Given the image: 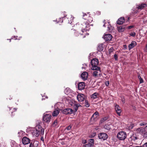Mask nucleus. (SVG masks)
Returning a JSON list of instances; mask_svg holds the SVG:
<instances>
[{"label": "nucleus", "instance_id": "13d9d810", "mask_svg": "<svg viewBox=\"0 0 147 147\" xmlns=\"http://www.w3.org/2000/svg\"><path fill=\"white\" fill-rule=\"evenodd\" d=\"M135 138H136V139H137V138L136 137Z\"/></svg>", "mask_w": 147, "mask_h": 147}, {"label": "nucleus", "instance_id": "603ef678", "mask_svg": "<svg viewBox=\"0 0 147 147\" xmlns=\"http://www.w3.org/2000/svg\"><path fill=\"white\" fill-rule=\"evenodd\" d=\"M86 13H84L83 14V16H84L85 15H86Z\"/></svg>", "mask_w": 147, "mask_h": 147}, {"label": "nucleus", "instance_id": "5fc2aeb1", "mask_svg": "<svg viewBox=\"0 0 147 147\" xmlns=\"http://www.w3.org/2000/svg\"><path fill=\"white\" fill-rule=\"evenodd\" d=\"M63 22V20H62V21H61V22H61H61Z\"/></svg>", "mask_w": 147, "mask_h": 147}, {"label": "nucleus", "instance_id": "864d4df0", "mask_svg": "<svg viewBox=\"0 0 147 147\" xmlns=\"http://www.w3.org/2000/svg\"><path fill=\"white\" fill-rule=\"evenodd\" d=\"M136 147H143V146H136Z\"/></svg>", "mask_w": 147, "mask_h": 147}, {"label": "nucleus", "instance_id": "a18cd8bd", "mask_svg": "<svg viewBox=\"0 0 147 147\" xmlns=\"http://www.w3.org/2000/svg\"><path fill=\"white\" fill-rule=\"evenodd\" d=\"M146 125V124L145 123H142L140 124V125L141 126L144 125Z\"/></svg>", "mask_w": 147, "mask_h": 147}, {"label": "nucleus", "instance_id": "cd10ccee", "mask_svg": "<svg viewBox=\"0 0 147 147\" xmlns=\"http://www.w3.org/2000/svg\"><path fill=\"white\" fill-rule=\"evenodd\" d=\"M92 145V144L88 143L83 145V147H91Z\"/></svg>", "mask_w": 147, "mask_h": 147}, {"label": "nucleus", "instance_id": "f3484780", "mask_svg": "<svg viewBox=\"0 0 147 147\" xmlns=\"http://www.w3.org/2000/svg\"><path fill=\"white\" fill-rule=\"evenodd\" d=\"M99 116V113L97 111H96L92 116L91 120H94L95 119Z\"/></svg>", "mask_w": 147, "mask_h": 147}, {"label": "nucleus", "instance_id": "0eeeda50", "mask_svg": "<svg viewBox=\"0 0 147 147\" xmlns=\"http://www.w3.org/2000/svg\"><path fill=\"white\" fill-rule=\"evenodd\" d=\"M99 138L102 140H106L108 137V136L107 134L104 133H101L99 134L98 135Z\"/></svg>", "mask_w": 147, "mask_h": 147}, {"label": "nucleus", "instance_id": "a19ab883", "mask_svg": "<svg viewBox=\"0 0 147 147\" xmlns=\"http://www.w3.org/2000/svg\"><path fill=\"white\" fill-rule=\"evenodd\" d=\"M113 49L112 48H111L109 49V52L110 53H111L113 51Z\"/></svg>", "mask_w": 147, "mask_h": 147}, {"label": "nucleus", "instance_id": "423d86ee", "mask_svg": "<svg viewBox=\"0 0 147 147\" xmlns=\"http://www.w3.org/2000/svg\"><path fill=\"white\" fill-rule=\"evenodd\" d=\"M93 70H95L93 73V76L95 77L96 78H97L100 77L101 75V71L100 69V68H97L96 69Z\"/></svg>", "mask_w": 147, "mask_h": 147}, {"label": "nucleus", "instance_id": "37998d69", "mask_svg": "<svg viewBox=\"0 0 147 147\" xmlns=\"http://www.w3.org/2000/svg\"><path fill=\"white\" fill-rule=\"evenodd\" d=\"M29 147H34L33 144L31 142L29 145Z\"/></svg>", "mask_w": 147, "mask_h": 147}, {"label": "nucleus", "instance_id": "5701e85b", "mask_svg": "<svg viewBox=\"0 0 147 147\" xmlns=\"http://www.w3.org/2000/svg\"><path fill=\"white\" fill-rule=\"evenodd\" d=\"M52 127H55L58 126L57 121V119H55L52 125Z\"/></svg>", "mask_w": 147, "mask_h": 147}, {"label": "nucleus", "instance_id": "bf43d9fd", "mask_svg": "<svg viewBox=\"0 0 147 147\" xmlns=\"http://www.w3.org/2000/svg\"><path fill=\"white\" fill-rule=\"evenodd\" d=\"M64 18V17H62V19H63V18Z\"/></svg>", "mask_w": 147, "mask_h": 147}, {"label": "nucleus", "instance_id": "09e8293b", "mask_svg": "<svg viewBox=\"0 0 147 147\" xmlns=\"http://www.w3.org/2000/svg\"><path fill=\"white\" fill-rule=\"evenodd\" d=\"M68 89V88H66V89H65V90L64 92H65V94H66V92H67V90H68V89Z\"/></svg>", "mask_w": 147, "mask_h": 147}, {"label": "nucleus", "instance_id": "8fccbe9b", "mask_svg": "<svg viewBox=\"0 0 147 147\" xmlns=\"http://www.w3.org/2000/svg\"><path fill=\"white\" fill-rule=\"evenodd\" d=\"M122 102H123V103H125V100H123V99H122Z\"/></svg>", "mask_w": 147, "mask_h": 147}, {"label": "nucleus", "instance_id": "a878e982", "mask_svg": "<svg viewBox=\"0 0 147 147\" xmlns=\"http://www.w3.org/2000/svg\"><path fill=\"white\" fill-rule=\"evenodd\" d=\"M93 21V18L91 16H89L88 19V22L87 23H91Z\"/></svg>", "mask_w": 147, "mask_h": 147}, {"label": "nucleus", "instance_id": "052dcab7", "mask_svg": "<svg viewBox=\"0 0 147 147\" xmlns=\"http://www.w3.org/2000/svg\"><path fill=\"white\" fill-rule=\"evenodd\" d=\"M46 98H48V97L47 96L46 97Z\"/></svg>", "mask_w": 147, "mask_h": 147}, {"label": "nucleus", "instance_id": "c85d7f7f", "mask_svg": "<svg viewBox=\"0 0 147 147\" xmlns=\"http://www.w3.org/2000/svg\"><path fill=\"white\" fill-rule=\"evenodd\" d=\"M97 98V95L96 93H94L92 94L91 96V98L95 99Z\"/></svg>", "mask_w": 147, "mask_h": 147}, {"label": "nucleus", "instance_id": "6e6552de", "mask_svg": "<svg viewBox=\"0 0 147 147\" xmlns=\"http://www.w3.org/2000/svg\"><path fill=\"white\" fill-rule=\"evenodd\" d=\"M63 113L66 115L71 114L74 112V111L71 109L67 108L62 110Z\"/></svg>", "mask_w": 147, "mask_h": 147}, {"label": "nucleus", "instance_id": "aec40b11", "mask_svg": "<svg viewBox=\"0 0 147 147\" xmlns=\"http://www.w3.org/2000/svg\"><path fill=\"white\" fill-rule=\"evenodd\" d=\"M59 113V109H55L53 112L52 115L53 116H56L58 115Z\"/></svg>", "mask_w": 147, "mask_h": 147}, {"label": "nucleus", "instance_id": "412c9836", "mask_svg": "<svg viewBox=\"0 0 147 147\" xmlns=\"http://www.w3.org/2000/svg\"><path fill=\"white\" fill-rule=\"evenodd\" d=\"M147 7V4L146 3H143L140 5L138 7V8L139 9H142L144 7Z\"/></svg>", "mask_w": 147, "mask_h": 147}, {"label": "nucleus", "instance_id": "6ab92c4d", "mask_svg": "<svg viewBox=\"0 0 147 147\" xmlns=\"http://www.w3.org/2000/svg\"><path fill=\"white\" fill-rule=\"evenodd\" d=\"M71 106H73L74 109H75V112H76L78 109V107L79 106H81L79 104L76 103L73 104V105H71Z\"/></svg>", "mask_w": 147, "mask_h": 147}, {"label": "nucleus", "instance_id": "ea45409f", "mask_svg": "<svg viewBox=\"0 0 147 147\" xmlns=\"http://www.w3.org/2000/svg\"><path fill=\"white\" fill-rule=\"evenodd\" d=\"M82 142L83 144H85L87 143V141L86 140H82Z\"/></svg>", "mask_w": 147, "mask_h": 147}, {"label": "nucleus", "instance_id": "dca6fc26", "mask_svg": "<svg viewBox=\"0 0 147 147\" xmlns=\"http://www.w3.org/2000/svg\"><path fill=\"white\" fill-rule=\"evenodd\" d=\"M137 45V43L134 41L131 42V43L129 45L128 48L129 50H130L132 48L134 47L135 46Z\"/></svg>", "mask_w": 147, "mask_h": 147}, {"label": "nucleus", "instance_id": "49530a36", "mask_svg": "<svg viewBox=\"0 0 147 147\" xmlns=\"http://www.w3.org/2000/svg\"><path fill=\"white\" fill-rule=\"evenodd\" d=\"M105 21H106L105 20H104L103 22V23L104 24L103 25V26L104 27H105V26H106L105 25V24H106Z\"/></svg>", "mask_w": 147, "mask_h": 147}, {"label": "nucleus", "instance_id": "de8ad7c7", "mask_svg": "<svg viewBox=\"0 0 147 147\" xmlns=\"http://www.w3.org/2000/svg\"><path fill=\"white\" fill-rule=\"evenodd\" d=\"M107 119V117H105L102 118V120L104 121H105Z\"/></svg>", "mask_w": 147, "mask_h": 147}, {"label": "nucleus", "instance_id": "7c9ffc66", "mask_svg": "<svg viewBox=\"0 0 147 147\" xmlns=\"http://www.w3.org/2000/svg\"><path fill=\"white\" fill-rule=\"evenodd\" d=\"M138 78L140 80V83H142L143 82V80L140 76H138Z\"/></svg>", "mask_w": 147, "mask_h": 147}, {"label": "nucleus", "instance_id": "4be33fe9", "mask_svg": "<svg viewBox=\"0 0 147 147\" xmlns=\"http://www.w3.org/2000/svg\"><path fill=\"white\" fill-rule=\"evenodd\" d=\"M117 30L119 32H121L124 31L125 30V28L122 26H119L117 27Z\"/></svg>", "mask_w": 147, "mask_h": 147}, {"label": "nucleus", "instance_id": "4c0bfd02", "mask_svg": "<svg viewBox=\"0 0 147 147\" xmlns=\"http://www.w3.org/2000/svg\"><path fill=\"white\" fill-rule=\"evenodd\" d=\"M109 81H107L106 82L105 85H106L108 86H109Z\"/></svg>", "mask_w": 147, "mask_h": 147}, {"label": "nucleus", "instance_id": "4d7b16f0", "mask_svg": "<svg viewBox=\"0 0 147 147\" xmlns=\"http://www.w3.org/2000/svg\"><path fill=\"white\" fill-rule=\"evenodd\" d=\"M9 40H10V42H11V39H9Z\"/></svg>", "mask_w": 147, "mask_h": 147}, {"label": "nucleus", "instance_id": "f704fd0d", "mask_svg": "<svg viewBox=\"0 0 147 147\" xmlns=\"http://www.w3.org/2000/svg\"><path fill=\"white\" fill-rule=\"evenodd\" d=\"M114 57L116 61L117 60H118V56L116 54H115L114 55Z\"/></svg>", "mask_w": 147, "mask_h": 147}, {"label": "nucleus", "instance_id": "473e14b6", "mask_svg": "<svg viewBox=\"0 0 147 147\" xmlns=\"http://www.w3.org/2000/svg\"><path fill=\"white\" fill-rule=\"evenodd\" d=\"M136 33L135 32H132L130 34V35L131 36L134 37L136 35Z\"/></svg>", "mask_w": 147, "mask_h": 147}, {"label": "nucleus", "instance_id": "c03bdc74", "mask_svg": "<svg viewBox=\"0 0 147 147\" xmlns=\"http://www.w3.org/2000/svg\"><path fill=\"white\" fill-rule=\"evenodd\" d=\"M134 27V26H130L127 27V28L128 29H131Z\"/></svg>", "mask_w": 147, "mask_h": 147}, {"label": "nucleus", "instance_id": "2eb2a0df", "mask_svg": "<svg viewBox=\"0 0 147 147\" xmlns=\"http://www.w3.org/2000/svg\"><path fill=\"white\" fill-rule=\"evenodd\" d=\"M115 109L118 115L120 116L121 111L119 105H116L115 106Z\"/></svg>", "mask_w": 147, "mask_h": 147}, {"label": "nucleus", "instance_id": "20e7f679", "mask_svg": "<svg viewBox=\"0 0 147 147\" xmlns=\"http://www.w3.org/2000/svg\"><path fill=\"white\" fill-rule=\"evenodd\" d=\"M117 136L118 139L120 140H123L126 138L127 134L125 132L121 131L118 133Z\"/></svg>", "mask_w": 147, "mask_h": 147}, {"label": "nucleus", "instance_id": "f257e3e1", "mask_svg": "<svg viewBox=\"0 0 147 147\" xmlns=\"http://www.w3.org/2000/svg\"><path fill=\"white\" fill-rule=\"evenodd\" d=\"M30 129L32 131L31 133L33 136L38 137L39 135L42 136L44 134V129L40 125L36 126L35 128L31 127Z\"/></svg>", "mask_w": 147, "mask_h": 147}, {"label": "nucleus", "instance_id": "2f4dec72", "mask_svg": "<svg viewBox=\"0 0 147 147\" xmlns=\"http://www.w3.org/2000/svg\"><path fill=\"white\" fill-rule=\"evenodd\" d=\"M90 142L89 143H90L91 144H92V145L94 144V139H91L90 140Z\"/></svg>", "mask_w": 147, "mask_h": 147}, {"label": "nucleus", "instance_id": "680f3d73", "mask_svg": "<svg viewBox=\"0 0 147 147\" xmlns=\"http://www.w3.org/2000/svg\"><path fill=\"white\" fill-rule=\"evenodd\" d=\"M146 47H147V44L146 45Z\"/></svg>", "mask_w": 147, "mask_h": 147}, {"label": "nucleus", "instance_id": "9b49d317", "mask_svg": "<svg viewBox=\"0 0 147 147\" xmlns=\"http://www.w3.org/2000/svg\"><path fill=\"white\" fill-rule=\"evenodd\" d=\"M30 140L26 137H23L22 139V142L23 144L24 145H26L30 143Z\"/></svg>", "mask_w": 147, "mask_h": 147}, {"label": "nucleus", "instance_id": "b1692460", "mask_svg": "<svg viewBox=\"0 0 147 147\" xmlns=\"http://www.w3.org/2000/svg\"><path fill=\"white\" fill-rule=\"evenodd\" d=\"M39 142L36 141H34L33 144L34 147H38Z\"/></svg>", "mask_w": 147, "mask_h": 147}, {"label": "nucleus", "instance_id": "9d476101", "mask_svg": "<svg viewBox=\"0 0 147 147\" xmlns=\"http://www.w3.org/2000/svg\"><path fill=\"white\" fill-rule=\"evenodd\" d=\"M112 36L110 34H105L103 37V38L107 41H109L112 39Z\"/></svg>", "mask_w": 147, "mask_h": 147}, {"label": "nucleus", "instance_id": "f03ea898", "mask_svg": "<svg viewBox=\"0 0 147 147\" xmlns=\"http://www.w3.org/2000/svg\"><path fill=\"white\" fill-rule=\"evenodd\" d=\"M99 63L98 59L95 58L92 59L91 61L92 65L91 69L92 70L96 69L97 68H100L98 66Z\"/></svg>", "mask_w": 147, "mask_h": 147}, {"label": "nucleus", "instance_id": "a211bd4d", "mask_svg": "<svg viewBox=\"0 0 147 147\" xmlns=\"http://www.w3.org/2000/svg\"><path fill=\"white\" fill-rule=\"evenodd\" d=\"M103 45L102 44H100L98 45L97 47V50L98 51L101 52L103 51L104 49Z\"/></svg>", "mask_w": 147, "mask_h": 147}, {"label": "nucleus", "instance_id": "58836bf2", "mask_svg": "<svg viewBox=\"0 0 147 147\" xmlns=\"http://www.w3.org/2000/svg\"><path fill=\"white\" fill-rule=\"evenodd\" d=\"M83 66L82 67V69H86V66L87 65H86V64H83Z\"/></svg>", "mask_w": 147, "mask_h": 147}, {"label": "nucleus", "instance_id": "bb28decb", "mask_svg": "<svg viewBox=\"0 0 147 147\" xmlns=\"http://www.w3.org/2000/svg\"><path fill=\"white\" fill-rule=\"evenodd\" d=\"M104 128L105 129H107L108 130H109L110 129L111 127L109 125H106L104 126Z\"/></svg>", "mask_w": 147, "mask_h": 147}, {"label": "nucleus", "instance_id": "39448f33", "mask_svg": "<svg viewBox=\"0 0 147 147\" xmlns=\"http://www.w3.org/2000/svg\"><path fill=\"white\" fill-rule=\"evenodd\" d=\"M52 117L51 115L50 114L44 113L43 117V121L46 123H49Z\"/></svg>", "mask_w": 147, "mask_h": 147}, {"label": "nucleus", "instance_id": "72a5a7b5", "mask_svg": "<svg viewBox=\"0 0 147 147\" xmlns=\"http://www.w3.org/2000/svg\"><path fill=\"white\" fill-rule=\"evenodd\" d=\"M72 125H69L67 127H66V129L67 130H70L71 127H72Z\"/></svg>", "mask_w": 147, "mask_h": 147}, {"label": "nucleus", "instance_id": "7ed1b4c3", "mask_svg": "<svg viewBox=\"0 0 147 147\" xmlns=\"http://www.w3.org/2000/svg\"><path fill=\"white\" fill-rule=\"evenodd\" d=\"M89 27V24L87 23V21L84 22L80 25V27L81 28V31L82 32H84L88 30V28Z\"/></svg>", "mask_w": 147, "mask_h": 147}, {"label": "nucleus", "instance_id": "e2e57ef3", "mask_svg": "<svg viewBox=\"0 0 147 147\" xmlns=\"http://www.w3.org/2000/svg\"><path fill=\"white\" fill-rule=\"evenodd\" d=\"M146 127H147V125L146 126Z\"/></svg>", "mask_w": 147, "mask_h": 147}, {"label": "nucleus", "instance_id": "79ce46f5", "mask_svg": "<svg viewBox=\"0 0 147 147\" xmlns=\"http://www.w3.org/2000/svg\"><path fill=\"white\" fill-rule=\"evenodd\" d=\"M143 147H147V142L145 143L142 145Z\"/></svg>", "mask_w": 147, "mask_h": 147}, {"label": "nucleus", "instance_id": "3c124183", "mask_svg": "<svg viewBox=\"0 0 147 147\" xmlns=\"http://www.w3.org/2000/svg\"><path fill=\"white\" fill-rule=\"evenodd\" d=\"M41 140H42L44 141V138H43V137H41Z\"/></svg>", "mask_w": 147, "mask_h": 147}, {"label": "nucleus", "instance_id": "c9c22d12", "mask_svg": "<svg viewBox=\"0 0 147 147\" xmlns=\"http://www.w3.org/2000/svg\"><path fill=\"white\" fill-rule=\"evenodd\" d=\"M112 27L111 26L110 24H109V25L108 26V30H110L111 29H112Z\"/></svg>", "mask_w": 147, "mask_h": 147}, {"label": "nucleus", "instance_id": "f8f14e48", "mask_svg": "<svg viewBox=\"0 0 147 147\" xmlns=\"http://www.w3.org/2000/svg\"><path fill=\"white\" fill-rule=\"evenodd\" d=\"M85 86V83L83 82L79 83L78 84V89L80 90H82L84 89V88Z\"/></svg>", "mask_w": 147, "mask_h": 147}, {"label": "nucleus", "instance_id": "e433bc0d", "mask_svg": "<svg viewBox=\"0 0 147 147\" xmlns=\"http://www.w3.org/2000/svg\"><path fill=\"white\" fill-rule=\"evenodd\" d=\"M144 137L146 138H147V132H145L144 134Z\"/></svg>", "mask_w": 147, "mask_h": 147}, {"label": "nucleus", "instance_id": "c756f323", "mask_svg": "<svg viewBox=\"0 0 147 147\" xmlns=\"http://www.w3.org/2000/svg\"><path fill=\"white\" fill-rule=\"evenodd\" d=\"M89 104L87 100H86L85 102V106L86 107H89Z\"/></svg>", "mask_w": 147, "mask_h": 147}, {"label": "nucleus", "instance_id": "1a4fd4ad", "mask_svg": "<svg viewBox=\"0 0 147 147\" xmlns=\"http://www.w3.org/2000/svg\"><path fill=\"white\" fill-rule=\"evenodd\" d=\"M85 96L83 94H78L77 97V98L78 101L79 102H82L84 101L85 99Z\"/></svg>", "mask_w": 147, "mask_h": 147}, {"label": "nucleus", "instance_id": "ddd939ff", "mask_svg": "<svg viewBox=\"0 0 147 147\" xmlns=\"http://www.w3.org/2000/svg\"><path fill=\"white\" fill-rule=\"evenodd\" d=\"M88 76V74L86 72H83L81 75V78L83 80H85L87 79Z\"/></svg>", "mask_w": 147, "mask_h": 147}, {"label": "nucleus", "instance_id": "6e6d98bb", "mask_svg": "<svg viewBox=\"0 0 147 147\" xmlns=\"http://www.w3.org/2000/svg\"><path fill=\"white\" fill-rule=\"evenodd\" d=\"M132 128V127H130L129 129H131Z\"/></svg>", "mask_w": 147, "mask_h": 147}, {"label": "nucleus", "instance_id": "393cba45", "mask_svg": "<svg viewBox=\"0 0 147 147\" xmlns=\"http://www.w3.org/2000/svg\"><path fill=\"white\" fill-rule=\"evenodd\" d=\"M136 131L137 132L139 133L140 134H141L143 133V129L142 128H138L137 129Z\"/></svg>", "mask_w": 147, "mask_h": 147}, {"label": "nucleus", "instance_id": "4468645a", "mask_svg": "<svg viewBox=\"0 0 147 147\" xmlns=\"http://www.w3.org/2000/svg\"><path fill=\"white\" fill-rule=\"evenodd\" d=\"M125 21V20L124 18L121 17L117 21V23L119 25L122 24Z\"/></svg>", "mask_w": 147, "mask_h": 147}]
</instances>
